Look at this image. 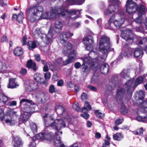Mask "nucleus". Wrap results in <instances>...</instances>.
<instances>
[{
  "label": "nucleus",
  "mask_w": 147,
  "mask_h": 147,
  "mask_svg": "<svg viewBox=\"0 0 147 147\" xmlns=\"http://www.w3.org/2000/svg\"><path fill=\"white\" fill-rule=\"evenodd\" d=\"M34 78V80L38 83L41 84L42 80V75L39 73L35 74Z\"/></svg>",
  "instance_id": "c85d7f7f"
},
{
  "label": "nucleus",
  "mask_w": 147,
  "mask_h": 147,
  "mask_svg": "<svg viewBox=\"0 0 147 147\" xmlns=\"http://www.w3.org/2000/svg\"><path fill=\"white\" fill-rule=\"evenodd\" d=\"M45 125L46 127H51L55 129L57 132L53 138L54 145L56 147H65L63 144L61 143L60 137L58 135L59 133L62 134V131H59L63 127H65L66 125L64 121L61 119H57L53 120L52 118L50 117L48 114H45L43 116Z\"/></svg>",
  "instance_id": "20e7f679"
},
{
  "label": "nucleus",
  "mask_w": 147,
  "mask_h": 147,
  "mask_svg": "<svg viewBox=\"0 0 147 147\" xmlns=\"http://www.w3.org/2000/svg\"><path fill=\"white\" fill-rule=\"evenodd\" d=\"M84 44L85 46L86 50L91 51L88 55V57H81L80 59L83 61L82 65H90L91 63L92 67L93 65L95 67L97 63L95 61L99 60V62H104L102 60L98 57V54L96 51L92 50L94 46V41L93 37L91 36H88L84 37L83 40Z\"/></svg>",
  "instance_id": "7ed1b4c3"
},
{
  "label": "nucleus",
  "mask_w": 147,
  "mask_h": 147,
  "mask_svg": "<svg viewBox=\"0 0 147 147\" xmlns=\"http://www.w3.org/2000/svg\"><path fill=\"white\" fill-rule=\"evenodd\" d=\"M27 38L26 36H23L21 41L23 45H25L27 44Z\"/></svg>",
  "instance_id": "37998d69"
},
{
  "label": "nucleus",
  "mask_w": 147,
  "mask_h": 147,
  "mask_svg": "<svg viewBox=\"0 0 147 147\" xmlns=\"http://www.w3.org/2000/svg\"><path fill=\"white\" fill-rule=\"evenodd\" d=\"M60 6L58 4L54 7L51 8L50 12L46 11L42 13L40 18L46 19L55 20L57 18L60 16L59 9Z\"/></svg>",
  "instance_id": "6e6552de"
},
{
  "label": "nucleus",
  "mask_w": 147,
  "mask_h": 147,
  "mask_svg": "<svg viewBox=\"0 0 147 147\" xmlns=\"http://www.w3.org/2000/svg\"><path fill=\"white\" fill-rule=\"evenodd\" d=\"M83 114H81V116L86 119H87L89 117V115L88 114V112H83Z\"/></svg>",
  "instance_id": "de8ad7c7"
},
{
  "label": "nucleus",
  "mask_w": 147,
  "mask_h": 147,
  "mask_svg": "<svg viewBox=\"0 0 147 147\" xmlns=\"http://www.w3.org/2000/svg\"><path fill=\"white\" fill-rule=\"evenodd\" d=\"M50 74L49 72H47L45 74L44 76L45 79L48 80L50 78Z\"/></svg>",
  "instance_id": "3c124183"
},
{
  "label": "nucleus",
  "mask_w": 147,
  "mask_h": 147,
  "mask_svg": "<svg viewBox=\"0 0 147 147\" xmlns=\"http://www.w3.org/2000/svg\"><path fill=\"white\" fill-rule=\"evenodd\" d=\"M143 24L145 26L144 27L141 26L137 27L135 28L137 32L143 33L145 30L147 29V17L144 20Z\"/></svg>",
  "instance_id": "6ab92c4d"
},
{
  "label": "nucleus",
  "mask_w": 147,
  "mask_h": 147,
  "mask_svg": "<svg viewBox=\"0 0 147 147\" xmlns=\"http://www.w3.org/2000/svg\"><path fill=\"white\" fill-rule=\"evenodd\" d=\"M30 68L35 71L37 69L36 63L32 60H28V68Z\"/></svg>",
  "instance_id": "a878e982"
},
{
  "label": "nucleus",
  "mask_w": 147,
  "mask_h": 147,
  "mask_svg": "<svg viewBox=\"0 0 147 147\" xmlns=\"http://www.w3.org/2000/svg\"><path fill=\"white\" fill-rule=\"evenodd\" d=\"M34 34L36 38L40 37L43 40L44 42L47 44L52 42L53 32L51 28H50L48 34L47 35L42 33L39 28H37L34 32Z\"/></svg>",
  "instance_id": "1a4fd4ad"
},
{
  "label": "nucleus",
  "mask_w": 147,
  "mask_h": 147,
  "mask_svg": "<svg viewBox=\"0 0 147 147\" xmlns=\"http://www.w3.org/2000/svg\"><path fill=\"white\" fill-rule=\"evenodd\" d=\"M13 143H14L13 146L15 147H22V143L20 138L17 136H13Z\"/></svg>",
  "instance_id": "f3484780"
},
{
  "label": "nucleus",
  "mask_w": 147,
  "mask_h": 147,
  "mask_svg": "<svg viewBox=\"0 0 147 147\" xmlns=\"http://www.w3.org/2000/svg\"><path fill=\"white\" fill-rule=\"evenodd\" d=\"M28 46L29 49L30 50H32L36 47V43L35 41H28Z\"/></svg>",
  "instance_id": "473e14b6"
},
{
  "label": "nucleus",
  "mask_w": 147,
  "mask_h": 147,
  "mask_svg": "<svg viewBox=\"0 0 147 147\" xmlns=\"http://www.w3.org/2000/svg\"><path fill=\"white\" fill-rule=\"evenodd\" d=\"M94 112V113L98 117L102 119L104 117V114L99 112V111L98 110H95Z\"/></svg>",
  "instance_id": "c9c22d12"
},
{
  "label": "nucleus",
  "mask_w": 147,
  "mask_h": 147,
  "mask_svg": "<svg viewBox=\"0 0 147 147\" xmlns=\"http://www.w3.org/2000/svg\"><path fill=\"white\" fill-rule=\"evenodd\" d=\"M121 113L123 114H125L127 112L128 110L127 109L123 103L121 104Z\"/></svg>",
  "instance_id": "e433bc0d"
},
{
  "label": "nucleus",
  "mask_w": 147,
  "mask_h": 147,
  "mask_svg": "<svg viewBox=\"0 0 147 147\" xmlns=\"http://www.w3.org/2000/svg\"><path fill=\"white\" fill-rule=\"evenodd\" d=\"M133 34L131 30L127 29L122 31L121 36L125 40L127 43H126L127 45H128L133 42V39L132 38ZM122 53L119 55V58L120 59H121L124 56L128 57H131L133 54L134 57L136 58H141L142 57L143 53L142 50L139 48L135 49L127 47H123L122 48Z\"/></svg>",
  "instance_id": "f03ea898"
},
{
  "label": "nucleus",
  "mask_w": 147,
  "mask_h": 147,
  "mask_svg": "<svg viewBox=\"0 0 147 147\" xmlns=\"http://www.w3.org/2000/svg\"><path fill=\"white\" fill-rule=\"evenodd\" d=\"M136 96H138L139 100H142L145 96L144 92L142 90H140L136 94Z\"/></svg>",
  "instance_id": "72a5a7b5"
},
{
  "label": "nucleus",
  "mask_w": 147,
  "mask_h": 147,
  "mask_svg": "<svg viewBox=\"0 0 147 147\" xmlns=\"http://www.w3.org/2000/svg\"><path fill=\"white\" fill-rule=\"evenodd\" d=\"M28 113L27 112H25L22 115V121L23 123H25L28 120V116L27 115Z\"/></svg>",
  "instance_id": "58836bf2"
},
{
  "label": "nucleus",
  "mask_w": 147,
  "mask_h": 147,
  "mask_svg": "<svg viewBox=\"0 0 147 147\" xmlns=\"http://www.w3.org/2000/svg\"><path fill=\"white\" fill-rule=\"evenodd\" d=\"M99 50L102 53L100 58L104 61L106 60L109 53L110 51H113L114 49L111 48L112 44L109 38L106 36L101 37L99 42Z\"/></svg>",
  "instance_id": "423d86ee"
},
{
  "label": "nucleus",
  "mask_w": 147,
  "mask_h": 147,
  "mask_svg": "<svg viewBox=\"0 0 147 147\" xmlns=\"http://www.w3.org/2000/svg\"><path fill=\"white\" fill-rule=\"evenodd\" d=\"M49 70V68L47 65H45L44 66L43 70L44 72L47 71Z\"/></svg>",
  "instance_id": "052dcab7"
},
{
  "label": "nucleus",
  "mask_w": 147,
  "mask_h": 147,
  "mask_svg": "<svg viewBox=\"0 0 147 147\" xmlns=\"http://www.w3.org/2000/svg\"><path fill=\"white\" fill-rule=\"evenodd\" d=\"M73 108L77 111L80 110V108L77 102H75L73 105Z\"/></svg>",
  "instance_id": "79ce46f5"
},
{
  "label": "nucleus",
  "mask_w": 147,
  "mask_h": 147,
  "mask_svg": "<svg viewBox=\"0 0 147 147\" xmlns=\"http://www.w3.org/2000/svg\"><path fill=\"white\" fill-rule=\"evenodd\" d=\"M143 130L142 128H140L139 129H138L135 133L134 134L137 135H141L143 134Z\"/></svg>",
  "instance_id": "c03bdc74"
},
{
  "label": "nucleus",
  "mask_w": 147,
  "mask_h": 147,
  "mask_svg": "<svg viewBox=\"0 0 147 147\" xmlns=\"http://www.w3.org/2000/svg\"><path fill=\"white\" fill-rule=\"evenodd\" d=\"M146 10V8L144 5L140 6V8L137 12L138 16L134 19V21L136 23L139 24L143 23L144 19L142 16L145 14Z\"/></svg>",
  "instance_id": "4468645a"
},
{
  "label": "nucleus",
  "mask_w": 147,
  "mask_h": 147,
  "mask_svg": "<svg viewBox=\"0 0 147 147\" xmlns=\"http://www.w3.org/2000/svg\"><path fill=\"white\" fill-rule=\"evenodd\" d=\"M109 66L108 64L104 63L101 65L100 69V71L101 73L106 74L108 72Z\"/></svg>",
  "instance_id": "5701e85b"
},
{
  "label": "nucleus",
  "mask_w": 147,
  "mask_h": 147,
  "mask_svg": "<svg viewBox=\"0 0 147 147\" xmlns=\"http://www.w3.org/2000/svg\"><path fill=\"white\" fill-rule=\"evenodd\" d=\"M62 62V58H59L55 61V63L56 65H57L60 64Z\"/></svg>",
  "instance_id": "09e8293b"
},
{
  "label": "nucleus",
  "mask_w": 147,
  "mask_h": 147,
  "mask_svg": "<svg viewBox=\"0 0 147 147\" xmlns=\"http://www.w3.org/2000/svg\"><path fill=\"white\" fill-rule=\"evenodd\" d=\"M144 5H140L138 6L136 3L132 0H127L125 7L126 12L129 14H131L135 13L140 8V6Z\"/></svg>",
  "instance_id": "9d476101"
},
{
  "label": "nucleus",
  "mask_w": 147,
  "mask_h": 147,
  "mask_svg": "<svg viewBox=\"0 0 147 147\" xmlns=\"http://www.w3.org/2000/svg\"><path fill=\"white\" fill-rule=\"evenodd\" d=\"M27 72V70L24 68H22L20 71V74L23 75H25Z\"/></svg>",
  "instance_id": "603ef678"
},
{
  "label": "nucleus",
  "mask_w": 147,
  "mask_h": 147,
  "mask_svg": "<svg viewBox=\"0 0 147 147\" xmlns=\"http://www.w3.org/2000/svg\"><path fill=\"white\" fill-rule=\"evenodd\" d=\"M80 25V22L75 23L73 24L71 26L74 29H75L78 28Z\"/></svg>",
  "instance_id": "a18cd8bd"
},
{
  "label": "nucleus",
  "mask_w": 147,
  "mask_h": 147,
  "mask_svg": "<svg viewBox=\"0 0 147 147\" xmlns=\"http://www.w3.org/2000/svg\"><path fill=\"white\" fill-rule=\"evenodd\" d=\"M108 3L109 5L108 8L104 11V14L106 16H110L112 15V17L109 20L108 23L105 26V28L106 29L112 30L113 28L111 26V24L113 22L117 28H119L121 27L122 24L126 21H128L129 22L133 20V18H132L131 19L128 18L127 20H125L124 18V13L122 10H118L117 15L116 17L119 16L120 18L119 20H115L113 21V18H114L115 15V9L118 8L121 4V2L118 0H109Z\"/></svg>",
  "instance_id": "f257e3e1"
},
{
  "label": "nucleus",
  "mask_w": 147,
  "mask_h": 147,
  "mask_svg": "<svg viewBox=\"0 0 147 147\" xmlns=\"http://www.w3.org/2000/svg\"><path fill=\"white\" fill-rule=\"evenodd\" d=\"M67 51V54H65L63 53V48H62V53L65 55H67L69 58L63 62L65 65L72 62L75 59V57L76 54V51L74 50L70 49L69 51Z\"/></svg>",
  "instance_id": "dca6fc26"
},
{
  "label": "nucleus",
  "mask_w": 147,
  "mask_h": 147,
  "mask_svg": "<svg viewBox=\"0 0 147 147\" xmlns=\"http://www.w3.org/2000/svg\"><path fill=\"white\" fill-rule=\"evenodd\" d=\"M16 112L13 111L10 112V114H8L6 116L5 123L10 126H13L16 123V121L14 119V116L17 117Z\"/></svg>",
  "instance_id": "2eb2a0df"
},
{
  "label": "nucleus",
  "mask_w": 147,
  "mask_h": 147,
  "mask_svg": "<svg viewBox=\"0 0 147 147\" xmlns=\"http://www.w3.org/2000/svg\"><path fill=\"white\" fill-rule=\"evenodd\" d=\"M129 69H124L120 74V75L121 77L124 79L128 80L129 81L125 83L123 86V90L121 88H119L117 90L116 96L117 99L122 96L123 93L125 92L127 93L128 95H131L132 92L134 88H136L138 85L142 82L144 79V78L142 76L138 78L135 80L133 88L132 87V85L134 81V79L132 78L130 79L129 74Z\"/></svg>",
  "instance_id": "39448f33"
},
{
  "label": "nucleus",
  "mask_w": 147,
  "mask_h": 147,
  "mask_svg": "<svg viewBox=\"0 0 147 147\" xmlns=\"http://www.w3.org/2000/svg\"><path fill=\"white\" fill-rule=\"evenodd\" d=\"M55 88L53 85L50 86L49 88V91L51 93H53L55 91Z\"/></svg>",
  "instance_id": "49530a36"
},
{
  "label": "nucleus",
  "mask_w": 147,
  "mask_h": 147,
  "mask_svg": "<svg viewBox=\"0 0 147 147\" xmlns=\"http://www.w3.org/2000/svg\"><path fill=\"white\" fill-rule=\"evenodd\" d=\"M7 69V66L5 61L0 62V73L3 72Z\"/></svg>",
  "instance_id": "2f4dec72"
},
{
  "label": "nucleus",
  "mask_w": 147,
  "mask_h": 147,
  "mask_svg": "<svg viewBox=\"0 0 147 147\" xmlns=\"http://www.w3.org/2000/svg\"><path fill=\"white\" fill-rule=\"evenodd\" d=\"M102 19L100 18L98 19L97 20V22L99 26L101 25Z\"/></svg>",
  "instance_id": "0e129e2a"
},
{
  "label": "nucleus",
  "mask_w": 147,
  "mask_h": 147,
  "mask_svg": "<svg viewBox=\"0 0 147 147\" xmlns=\"http://www.w3.org/2000/svg\"><path fill=\"white\" fill-rule=\"evenodd\" d=\"M28 106H29L28 107V113L32 114L34 112L36 105L34 104H31V101L28 100Z\"/></svg>",
  "instance_id": "393cba45"
},
{
  "label": "nucleus",
  "mask_w": 147,
  "mask_h": 147,
  "mask_svg": "<svg viewBox=\"0 0 147 147\" xmlns=\"http://www.w3.org/2000/svg\"><path fill=\"white\" fill-rule=\"evenodd\" d=\"M35 142L33 140L32 142L29 145V147H35Z\"/></svg>",
  "instance_id": "680f3d73"
},
{
  "label": "nucleus",
  "mask_w": 147,
  "mask_h": 147,
  "mask_svg": "<svg viewBox=\"0 0 147 147\" xmlns=\"http://www.w3.org/2000/svg\"><path fill=\"white\" fill-rule=\"evenodd\" d=\"M123 121V119L121 117L117 119L115 122V124L116 125H119L121 124Z\"/></svg>",
  "instance_id": "a19ab883"
},
{
  "label": "nucleus",
  "mask_w": 147,
  "mask_h": 147,
  "mask_svg": "<svg viewBox=\"0 0 147 147\" xmlns=\"http://www.w3.org/2000/svg\"><path fill=\"white\" fill-rule=\"evenodd\" d=\"M81 65V63L78 62H76L74 64V67L76 69L79 68Z\"/></svg>",
  "instance_id": "864d4df0"
},
{
  "label": "nucleus",
  "mask_w": 147,
  "mask_h": 147,
  "mask_svg": "<svg viewBox=\"0 0 147 147\" xmlns=\"http://www.w3.org/2000/svg\"><path fill=\"white\" fill-rule=\"evenodd\" d=\"M86 98V93H83L81 96V98L82 100L85 99Z\"/></svg>",
  "instance_id": "69168bd1"
},
{
  "label": "nucleus",
  "mask_w": 147,
  "mask_h": 147,
  "mask_svg": "<svg viewBox=\"0 0 147 147\" xmlns=\"http://www.w3.org/2000/svg\"><path fill=\"white\" fill-rule=\"evenodd\" d=\"M83 66L81 68V73L83 76H86L90 72V69L88 65H83Z\"/></svg>",
  "instance_id": "aec40b11"
},
{
  "label": "nucleus",
  "mask_w": 147,
  "mask_h": 147,
  "mask_svg": "<svg viewBox=\"0 0 147 147\" xmlns=\"http://www.w3.org/2000/svg\"><path fill=\"white\" fill-rule=\"evenodd\" d=\"M20 103L23 105H26L28 103V100L26 99H23L20 101Z\"/></svg>",
  "instance_id": "8fccbe9b"
},
{
  "label": "nucleus",
  "mask_w": 147,
  "mask_h": 147,
  "mask_svg": "<svg viewBox=\"0 0 147 147\" xmlns=\"http://www.w3.org/2000/svg\"><path fill=\"white\" fill-rule=\"evenodd\" d=\"M23 51L22 48L19 47L16 48L13 50V53L14 55L17 56L21 55L23 54Z\"/></svg>",
  "instance_id": "bb28decb"
},
{
  "label": "nucleus",
  "mask_w": 147,
  "mask_h": 147,
  "mask_svg": "<svg viewBox=\"0 0 147 147\" xmlns=\"http://www.w3.org/2000/svg\"><path fill=\"white\" fill-rule=\"evenodd\" d=\"M60 6L59 9L60 16H64L67 15H69L70 16L76 15L77 13L80 14V11L79 10H75L71 9L68 11L66 7H65L64 5Z\"/></svg>",
  "instance_id": "ddd939ff"
},
{
  "label": "nucleus",
  "mask_w": 147,
  "mask_h": 147,
  "mask_svg": "<svg viewBox=\"0 0 147 147\" xmlns=\"http://www.w3.org/2000/svg\"><path fill=\"white\" fill-rule=\"evenodd\" d=\"M73 33L69 32H67L62 34L60 36V42L63 45L62 48H63V53L65 54H67V51L71 49L73 47L72 45L67 40L73 35Z\"/></svg>",
  "instance_id": "0eeeda50"
},
{
  "label": "nucleus",
  "mask_w": 147,
  "mask_h": 147,
  "mask_svg": "<svg viewBox=\"0 0 147 147\" xmlns=\"http://www.w3.org/2000/svg\"><path fill=\"white\" fill-rule=\"evenodd\" d=\"M63 81L62 80H59L57 82V85L59 86H62L63 85Z\"/></svg>",
  "instance_id": "13d9d810"
},
{
  "label": "nucleus",
  "mask_w": 147,
  "mask_h": 147,
  "mask_svg": "<svg viewBox=\"0 0 147 147\" xmlns=\"http://www.w3.org/2000/svg\"><path fill=\"white\" fill-rule=\"evenodd\" d=\"M100 66L98 65L96 67H92V68L94 71H98V72L99 71Z\"/></svg>",
  "instance_id": "338daca9"
},
{
  "label": "nucleus",
  "mask_w": 147,
  "mask_h": 147,
  "mask_svg": "<svg viewBox=\"0 0 147 147\" xmlns=\"http://www.w3.org/2000/svg\"><path fill=\"white\" fill-rule=\"evenodd\" d=\"M30 126L32 132L34 134L36 133L37 132V128L36 125V124L33 122H32L30 123Z\"/></svg>",
  "instance_id": "f704fd0d"
},
{
  "label": "nucleus",
  "mask_w": 147,
  "mask_h": 147,
  "mask_svg": "<svg viewBox=\"0 0 147 147\" xmlns=\"http://www.w3.org/2000/svg\"><path fill=\"white\" fill-rule=\"evenodd\" d=\"M101 137V134L99 132H96L95 134V137L96 138H99Z\"/></svg>",
  "instance_id": "bf43d9fd"
},
{
  "label": "nucleus",
  "mask_w": 147,
  "mask_h": 147,
  "mask_svg": "<svg viewBox=\"0 0 147 147\" xmlns=\"http://www.w3.org/2000/svg\"><path fill=\"white\" fill-rule=\"evenodd\" d=\"M24 18L23 14L22 13L20 12L18 15L17 20L20 23L22 22V20Z\"/></svg>",
  "instance_id": "4c0bfd02"
},
{
  "label": "nucleus",
  "mask_w": 147,
  "mask_h": 147,
  "mask_svg": "<svg viewBox=\"0 0 147 147\" xmlns=\"http://www.w3.org/2000/svg\"><path fill=\"white\" fill-rule=\"evenodd\" d=\"M144 104H146V106L144 107H142L138 109L137 112L138 116L137 117L136 120L139 121L147 122V116H142V114L144 113L147 114V99Z\"/></svg>",
  "instance_id": "9b49d317"
},
{
  "label": "nucleus",
  "mask_w": 147,
  "mask_h": 147,
  "mask_svg": "<svg viewBox=\"0 0 147 147\" xmlns=\"http://www.w3.org/2000/svg\"><path fill=\"white\" fill-rule=\"evenodd\" d=\"M113 139L116 140L120 141L123 138V135L121 133H118L113 135Z\"/></svg>",
  "instance_id": "c756f323"
},
{
  "label": "nucleus",
  "mask_w": 147,
  "mask_h": 147,
  "mask_svg": "<svg viewBox=\"0 0 147 147\" xmlns=\"http://www.w3.org/2000/svg\"><path fill=\"white\" fill-rule=\"evenodd\" d=\"M9 104L10 106L16 105V102L15 101H11L9 102Z\"/></svg>",
  "instance_id": "6e6d98bb"
},
{
  "label": "nucleus",
  "mask_w": 147,
  "mask_h": 147,
  "mask_svg": "<svg viewBox=\"0 0 147 147\" xmlns=\"http://www.w3.org/2000/svg\"><path fill=\"white\" fill-rule=\"evenodd\" d=\"M92 109L90 105L88 102L86 101L84 102V107L82 109V112H88V110H91Z\"/></svg>",
  "instance_id": "cd10ccee"
},
{
  "label": "nucleus",
  "mask_w": 147,
  "mask_h": 147,
  "mask_svg": "<svg viewBox=\"0 0 147 147\" xmlns=\"http://www.w3.org/2000/svg\"><path fill=\"white\" fill-rule=\"evenodd\" d=\"M88 87L90 89L93 91H96L97 90L96 88L93 86L91 85H89L88 86Z\"/></svg>",
  "instance_id": "5fc2aeb1"
},
{
  "label": "nucleus",
  "mask_w": 147,
  "mask_h": 147,
  "mask_svg": "<svg viewBox=\"0 0 147 147\" xmlns=\"http://www.w3.org/2000/svg\"><path fill=\"white\" fill-rule=\"evenodd\" d=\"M69 2V5L75 4L77 5H81L85 1V0H67Z\"/></svg>",
  "instance_id": "b1692460"
},
{
  "label": "nucleus",
  "mask_w": 147,
  "mask_h": 147,
  "mask_svg": "<svg viewBox=\"0 0 147 147\" xmlns=\"http://www.w3.org/2000/svg\"><path fill=\"white\" fill-rule=\"evenodd\" d=\"M7 40V38L6 36H3L1 39V42H6Z\"/></svg>",
  "instance_id": "774afa93"
},
{
  "label": "nucleus",
  "mask_w": 147,
  "mask_h": 147,
  "mask_svg": "<svg viewBox=\"0 0 147 147\" xmlns=\"http://www.w3.org/2000/svg\"><path fill=\"white\" fill-rule=\"evenodd\" d=\"M30 10H31L32 11H36V12H34L33 13V14L35 16H37L40 14V12L43 11V9L42 6H38L37 7H34L31 9H28V12Z\"/></svg>",
  "instance_id": "a211bd4d"
},
{
  "label": "nucleus",
  "mask_w": 147,
  "mask_h": 147,
  "mask_svg": "<svg viewBox=\"0 0 147 147\" xmlns=\"http://www.w3.org/2000/svg\"><path fill=\"white\" fill-rule=\"evenodd\" d=\"M80 90L79 86L78 85H76L75 86V90L76 92H78Z\"/></svg>",
  "instance_id": "e2e57ef3"
},
{
  "label": "nucleus",
  "mask_w": 147,
  "mask_h": 147,
  "mask_svg": "<svg viewBox=\"0 0 147 147\" xmlns=\"http://www.w3.org/2000/svg\"><path fill=\"white\" fill-rule=\"evenodd\" d=\"M51 133L50 132H42L36 135L33 138V139L36 138L37 139L41 140L49 143L51 142L53 139V137Z\"/></svg>",
  "instance_id": "f8f14e48"
},
{
  "label": "nucleus",
  "mask_w": 147,
  "mask_h": 147,
  "mask_svg": "<svg viewBox=\"0 0 147 147\" xmlns=\"http://www.w3.org/2000/svg\"><path fill=\"white\" fill-rule=\"evenodd\" d=\"M35 59L38 61H39L40 60V56L38 54H36L34 55Z\"/></svg>",
  "instance_id": "4d7b16f0"
},
{
  "label": "nucleus",
  "mask_w": 147,
  "mask_h": 147,
  "mask_svg": "<svg viewBox=\"0 0 147 147\" xmlns=\"http://www.w3.org/2000/svg\"><path fill=\"white\" fill-rule=\"evenodd\" d=\"M63 24L60 20H57L54 24V29L56 32L60 31L62 29Z\"/></svg>",
  "instance_id": "4be33fe9"
},
{
  "label": "nucleus",
  "mask_w": 147,
  "mask_h": 147,
  "mask_svg": "<svg viewBox=\"0 0 147 147\" xmlns=\"http://www.w3.org/2000/svg\"><path fill=\"white\" fill-rule=\"evenodd\" d=\"M4 118L3 110L1 107H0V121L3 120Z\"/></svg>",
  "instance_id": "ea45409f"
},
{
  "label": "nucleus",
  "mask_w": 147,
  "mask_h": 147,
  "mask_svg": "<svg viewBox=\"0 0 147 147\" xmlns=\"http://www.w3.org/2000/svg\"><path fill=\"white\" fill-rule=\"evenodd\" d=\"M8 100L7 97L2 93L0 92V102H3L4 104L6 103Z\"/></svg>",
  "instance_id": "7c9ffc66"
},
{
  "label": "nucleus",
  "mask_w": 147,
  "mask_h": 147,
  "mask_svg": "<svg viewBox=\"0 0 147 147\" xmlns=\"http://www.w3.org/2000/svg\"><path fill=\"white\" fill-rule=\"evenodd\" d=\"M19 86V84L15 82V79L9 78V82L7 87L8 88H16Z\"/></svg>",
  "instance_id": "412c9836"
}]
</instances>
